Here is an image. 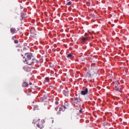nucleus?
<instances>
[{
  "label": "nucleus",
  "instance_id": "nucleus-1",
  "mask_svg": "<svg viewBox=\"0 0 129 129\" xmlns=\"http://www.w3.org/2000/svg\"><path fill=\"white\" fill-rule=\"evenodd\" d=\"M35 58L33 54L31 52H27L25 53L23 58V61L25 64L27 65H32L34 63Z\"/></svg>",
  "mask_w": 129,
  "mask_h": 129
},
{
  "label": "nucleus",
  "instance_id": "nucleus-2",
  "mask_svg": "<svg viewBox=\"0 0 129 129\" xmlns=\"http://www.w3.org/2000/svg\"><path fill=\"white\" fill-rule=\"evenodd\" d=\"M66 109V106H61L59 108V111L57 112V114H58V115H60L61 114V111H65V110Z\"/></svg>",
  "mask_w": 129,
  "mask_h": 129
},
{
  "label": "nucleus",
  "instance_id": "nucleus-3",
  "mask_svg": "<svg viewBox=\"0 0 129 129\" xmlns=\"http://www.w3.org/2000/svg\"><path fill=\"white\" fill-rule=\"evenodd\" d=\"M37 127L42 129L44 127V123H42V121L36 124Z\"/></svg>",
  "mask_w": 129,
  "mask_h": 129
},
{
  "label": "nucleus",
  "instance_id": "nucleus-4",
  "mask_svg": "<svg viewBox=\"0 0 129 129\" xmlns=\"http://www.w3.org/2000/svg\"><path fill=\"white\" fill-rule=\"evenodd\" d=\"M82 95H86L88 93V89L87 88H85L84 91H82L81 92Z\"/></svg>",
  "mask_w": 129,
  "mask_h": 129
},
{
  "label": "nucleus",
  "instance_id": "nucleus-5",
  "mask_svg": "<svg viewBox=\"0 0 129 129\" xmlns=\"http://www.w3.org/2000/svg\"><path fill=\"white\" fill-rule=\"evenodd\" d=\"M10 32L12 34H14L17 33L18 31L16 29V28L12 27L10 29Z\"/></svg>",
  "mask_w": 129,
  "mask_h": 129
},
{
  "label": "nucleus",
  "instance_id": "nucleus-6",
  "mask_svg": "<svg viewBox=\"0 0 129 129\" xmlns=\"http://www.w3.org/2000/svg\"><path fill=\"white\" fill-rule=\"evenodd\" d=\"M40 100L41 101H44V102H47L48 100V97L44 96L42 98H40Z\"/></svg>",
  "mask_w": 129,
  "mask_h": 129
},
{
  "label": "nucleus",
  "instance_id": "nucleus-7",
  "mask_svg": "<svg viewBox=\"0 0 129 129\" xmlns=\"http://www.w3.org/2000/svg\"><path fill=\"white\" fill-rule=\"evenodd\" d=\"M72 104L73 105H80V100L74 102Z\"/></svg>",
  "mask_w": 129,
  "mask_h": 129
},
{
  "label": "nucleus",
  "instance_id": "nucleus-8",
  "mask_svg": "<svg viewBox=\"0 0 129 129\" xmlns=\"http://www.w3.org/2000/svg\"><path fill=\"white\" fill-rule=\"evenodd\" d=\"M29 84L27 82H23L22 83V87H28Z\"/></svg>",
  "mask_w": 129,
  "mask_h": 129
},
{
  "label": "nucleus",
  "instance_id": "nucleus-9",
  "mask_svg": "<svg viewBox=\"0 0 129 129\" xmlns=\"http://www.w3.org/2000/svg\"><path fill=\"white\" fill-rule=\"evenodd\" d=\"M128 71V70L127 69V68H124L123 69V72L124 74H126V73H127Z\"/></svg>",
  "mask_w": 129,
  "mask_h": 129
},
{
  "label": "nucleus",
  "instance_id": "nucleus-10",
  "mask_svg": "<svg viewBox=\"0 0 129 129\" xmlns=\"http://www.w3.org/2000/svg\"><path fill=\"white\" fill-rule=\"evenodd\" d=\"M82 43H85L87 41V38L86 37L82 38L81 39Z\"/></svg>",
  "mask_w": 129,
  "mask_h": 129
},
{
  "label": "nucleus",
  "instance_id": "nucleus-11",
  "mask_svg": "<svg viewBox=\"0 0 129 129\" xmlns=\"http://www.w3.org/2000/svg\"><path fill=\"white\" fill-rule=\"evenodd\" d=\"M63 93L64 95H65V96H68V95H69V91H63Z\"/></svg>",
  "mask_w": 129,
  "mask_h": 129
},
{
  "label": "nucleus",
  "instance_id": "nucleus-12",
  "mask_svg": "<svg viewBox=\"0 0 129 129\" xmlns=\"http://www.w3.org/2000/svg\"><path fill=\"white\" fill-rule=\"evenodd\" d=\"M118 87H119L118 85L116 84L115 86V88L116 90H119V88H118Z\"/></svg>",
  "mask_w": 129,
  "mask_h": 129
},
{
  "label": "nucleus",
  "instance_id": "nucleus-13",
  "mask_svg": "<svg viewBox=\"0 0 129 129\" xmlns=\"http://www.w3.org/2000/svg\"><path fill=\"white\" fill-rule=\"evenodd\" d=\"M50 79L49 78H46L45 80V82H49Z\"/></svg>",
  "mask_w": 129,
  "mask_h": 129
},
{
  "label": "nucleus",
  "instance_id": "nucleus-14",
  "mask_svg": "<svg viewBox=\"0 0 129 129\" xmlns=\"http://www.w3.org/2000/svg\"><path fill=\"white\" fill-rule=\"evenodd\" d=\"M73 55L71 53H69L67 57L68 58H71V57H72Z\"/></svg>",
  "mask_w": 129,
  "mask_h": 129
},
{
  "label": "nucleus",
  "instance_id": "nucleus-15",
  "mask_svg": "<svg viewBox=\"0 0 129 129\" xmlns=\"http://www.w3.org/2000/svg\"><path fill=\"white\" fill-rule=\"evenodd\" d=\"M15 44H18L19 43V40L16 39L14 40Z\"/></svg>",
  "mask_w": 129,
  "mask_h": 129
},
{
  "label": "nucleus",
  "instance_id": "nucleus-16",
  "mask_svg": "<svg viewBox=\"0 0 129 129\" xmlns=\"http://www.w3.org/2000/svg\"><path fill=\"white\" fill-rule=\"evenodd\" d=\"M71 4H72V2H69V3H68L66 4V6H70V5H71Z\"/></svg>",
  "mask_w": 129,
  "mask_h": 129
},
{
  "label": "nucleus",
  "instance_id": "nucleus-17",
  "mask_svg": "<svg viewBox=\"0 0 129 129\" xmlns=\"http://www.w3.org/2000/svg\"><path fill=\"white\" fill-rule=\"evenodd\" d=\"M74 100H75V101H78V100H80V99H79L78 98L76 97L75 98Z\"/></svg>",
  "mask_w": 129,
  "mask_h": 129
},
{
  "label": "nucleus",
  "instance_id": "nucleus-18",
  "mask_svg": "<svg viewBox=\"0 0 129 129\" xmlns=\"http://www.w3.org/2000/svg\"><path fill=\"white\" fill-rule=\"evenodd\" d=\"M58 109H59V107H56L55 108V111H58Z\"/></svg>",
  "mask_w": 129,
  "mask_h": 129
},
{
  "label": "nucleus",
  "instance_id": "nucleus-19",
  "mask_svg": "<svg viewBox=\"0 0 129 129\" xmlns=\"http://www.w3.org/2000/svg\"><path fill=\"white\" fill-rule=\"evenodd\" d=\"M16 38L17 37H16V36H14L12 37V40H15V39H16Z\"/></svg>",
  "mask_w": 129,
  "mask_h": 129
},
{
  "label": "nucleus",
  "instance_id": "nucleus-20",
  "mask_svg": "<svg viewBox=\"0 0 129 129\" xmlns=\"http://www.w3.org/2000/svg\"><path fill=\"white\" fill-rule=\"evenodd\" d=\"M55 103L56 105H58V104H59V102L56 101L55 102Z\"/></svg>",
  "mask_w": 129,
  "mask_h": 129
},
{
  "label": "nucleus",
  "instance_id": "nucleus-21",
  "mask_svg": "<svg viewBox=\"0 0 129 129\" xmlns=\"http://www.w3.org/2000/svg\"><path fill=\"white\" fill-rule=\"evenodd\" d=\"M82 110H83V109H81L80 110H79L80 113H81V112H82Z\"/></svg>",
  "mask_w": 129,
  "mask_h": 129
},
{
  "label": "nucleus",
  "instance_id": "nucleus-22",
  "mask_svg": "<svg viewBox=\"0 0 129 129\" xmlns=\"http://www.w3.org/2000/svg\"><path fill=\"white\" fill-rule=\"evenodd\" d=\"M106 124H107V123H103V125H105Z\"/></svg>",
  "mask_w": 129,
  "mask_h": 129
},
{
  "label": "nucleus",
  "instance_id": "nucleus-23",
  "mask_svg": "<svg viewBox=\"0 0 129 129\" xmlns=\"http://www.w3.org/2000/svg\"><path fill=\"white\" fill-rule=\"evenodd\" d=\"M53 52H56V49H53Z\"/></svg>",
  "mask_w": 129,
  "mask_h": 129
},
{
  "label": "nucleus",
  "instance_id": "nucleus-24",
  "mask_svg": "<svg viewBox=\"0 0 129 129\" xmlns=\"http://www.w3.org/2000/svg\"><path fill=\"white\" fill-rule=\"evenodd\" d=\"M87 4L88 6H89L90 5V3H89L88 2Z\"/></svg>",
  "mask_w": 129,
  "mask_h": 129
},
{
  "label": "nucleus",
  "instance_id": "nucleus-25",
  "mask_svg": "<svg viewBox=\"0 0 129 129\" xmlns=\"http://www.w3.org/2000/svg\"><path fill=\"white\" fill-rule=\"evenodd\" d=\"M29 85H32V83H31V82H30V83H29Z\"/></svg>",
  "mask_w": 129,
  "mask_h": 129
},
{
  "label": "nucleus",
  "instance_id": "nucleus-26",
  "mask_svg": "<svg viewBox=\"0 0 129 129\" xmlns=\"http://www.w3.org/2000/svg\"><path fill=\"white\" fill-rule=\"evenodd\" d=\"M38 122H40V120H38Z\"/></svg>",
  "mask_w": 129,
  "mask_h": 129
},
{
  "label": "nucleus",
  "instance_id": "nucleus-27",
  "mask_svg": "<svg viewBox=\"0 0 129 129\" xmlns=\"http://www.w3.org/2000/svg\"><path fill=\"white\" fill-rule=\"evenodd\" d=\"M34 110H35V109H35V108H34Z\"/></svg>",
  "mask_w": 129,
  "mask_h": 129
},
{
  "label": "nucleus",
  "instance_id": "nucleus-28",
  "mask_svg": "<svg viewBox=\"0 0 129 129\" xmlns=\"http://www.w3.org/2000/svg\"><path fill=\"white\" fill-rule=\"evenodd\" d=\"M42 121H43V122H44V120H43Z\"/></svg>",
  "mask_w": 129,
  "mask_h": 129
}]
</instances>
